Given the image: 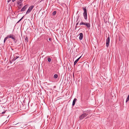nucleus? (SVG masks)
Segmentation results:
<instances>
[{
  "label": "nucleus",
  "mask_w": 129,
  "mask_h": 129,
  "mask_svg": "<svg viewBox=\"0 0 129 129\" xmlns=\"http://www.w3.org/2000/svg\"><path fill=\"white\" fill-rule=\"evenodd\" d=\"M83 9L84 11V12L83 13V15L84 18L86 20H87V15L86 9V8L83 7Z\"/></svg>",
  "instance_id": "obj_1"
},
{
  "label": "nucleus",
  "mask_w": 129,
  "mask_h": 129,
  "mask_svg": "<svg viewBox=\"0 0 129 129\" xmlns=\"http://www.w3.org/2000/svg\"><path fill=\"white\" fill-rule=\"evenodd\" d=\"M79 25H85L87 28H89L90 26V24L89 23L84 22H81Z\"/></svg>",
  "instance_id": "obj_2"
},
{
  "label": "nucleus",
  "mask_w": 129,
  "mask_h": 129,
  "mask_svg": "<svg viewBox=\"0 0 129 129\" xmlns=\"http://www.w3.org/2000/svg\"><path fill=\"white\" fill-rule=\"evenodd\" d=\"M14 36V35L13 34H10L8 35L7 37H6L4 40V43H5V42L6 41L8 38H12Z\"/></svg>",
  "instance_id": "obj_3"
},
{
  "label": "nucleus",
  "mask_w": 129,
  "mask_h": 129,
  "mask_svg": "<svg viewBox=\"0 0 129 129\" xmlns=\"http://www.w3.org/2000/svg\"><path fill=\"white\" fill-rule=\"evenodd\" d=\"M21 1H18L17 2V3L18 5V7L19 9H21L23 5Z\"/></svg>",
  "instance_id": "obj_4"
},
{
  "label": "nucleus",
  "mask_w": 129,
  "mask_h": 129,
  "mask_svg": "<svg viewBox=\"0 0 129 129\" xmlns=\"http://www.w3.org/2000/svg\"><path fill=\"white\" fill-rule=\"evenodd\" d=\"M88 115V114L86 113H83L80 115L79 117L80 120H81L85 117Z\"/></svg>",
  "instance_id": "obj_5"
},
{
  "label": "nucleus",
  "mask_w": 129,
  "mask_h": 129,
  "mask_svg": "<svg viewBox=\"0 0 129 129\" xmlns=\"http://www.w3.org/2000/svg\"><path fill=\"white\" fill-rule=\"evenodd\" d=\"M16 125H17V126L18 127H20L21 128L24 127V124L23 123H18L16 124Z\"/></svg>",
  "instance_id": "obj_6"
},
{
  "label": "nucleus",
  "mask_w": 129,
  "mask_h": 129,
  "mask_svg": "<svg viewBox=\"0 0 129 129\" xmlns=\"http://www.w3.org/2000/svg\"><path fill=\"white\" fill-rule=\"evenodd\" d=\"M34 6H30L28 9L27 12H26V14L29 13L34 8Z\"/></svg>",
  "instance_id": "obj_7"
},
{
  "label": "nucleus",
  "mask_w": 129,
  "mask_h": 129,
  "mask_svg": "<svg viewBox=\"0 0 129 129\" xmlns=\"http://www.w3.org/2000/svg\"><path fill=\"white\" fill-rule=\"evenodd\" d=\"M110 42V38L109 36L107 38L106 40V46L108 47L109 46V43Z\"/></svg>",
  "instance_id": "obj_8"
},
{
  "label": "nucleus",
  "mask_w": 129,
  "mask_h": 129,
  "mask_svg": "<svg viewBox=\"0 0 129 129\" xmlns=\"http://www.w3.org/2000/svg\"><path fill=\"white\" fill-rule=\"evenodd\" d=\"M28 7V5H26L23 7L21 10V12H23L25 11V9L27 8Z\"/></svg>",
  "instance_id": "obj_9"
},
{
  "label": "nucleus",
  "mask_w": 129,
  "mask_h": 129,
  "mask_svg": "<svg viewBox=\"0 0 129 129\" xmlns=\"http://www.w3.org/2000/svg\"><path fill=\"white\" fill-rule=\"evenodd\" d=\"M79 39L80 40H82L83 37V34L82 33H80L79 35Z\"/></svg>",
  "instance_id": "obj_10"
},
{
  "label": "nucleus",
  "mask_w": 129,
  "mask_h": 129,
  "mask_svg": "<svg viewBox=\"0 0 129 129\" xmlns=\"http://www.w3.org/2000/svg\"><path fill=\"white\" fill-rule=\"evenodd\" d=\"M12 39H13V41L15 43H16V42L17 41V40L15 36H14L12 38Z\"/></svg>",
  "instance_id": "obj_11"
},
{
  "label": "nucleus",
  "mask_w": 129,
  "mask_h": 129,
  "mask_svg": "<svg viewBox=\"0 0 129 129\" xmlns=\"http://www.w3.org/2000/svg\"><path fill=\"white\" fill-rule=\"evenodd\" d=\"M77 100V99L76 98H75L73 102V103H72V106H74L75 104L76 101Z\"/></svg>",
  "instance_id": "obj_12"
},
{
  "label": "nucleus",
  "mask_w": 129,
  "mask_h": 129,
  "mask_svg": "<svg viewBox=\"0 0 129 129\" xmlns=\"http://www.w3.org/2000/svg\"><path fill=\"white\" fill-rule=\"evenodd\" d=\"M19 58V56H14V58L13 59V60L14 61L15 60H16L17 58Z\"/></svg>",
  "instance_id": "obj_13"
},
{
  "label": "nucleus",
  "mask_w": 129,
  "mask_h": 129,
  "mask_svg": "<svg viewBox=\"0 0 129 129\" xmlns=\"http://www.w3.org/2000/svg\"><path fill=\"white\" fill-rule=\"evenodd\" d=\"M58 77V75L56 74H55L54 75L53 77L55 79H56Z\"/></svg>",
  "instance_id": "obj_14"
},
{
  "label": "nucleus",
  "mask_w": 129,
  "mask_h": 129,
  "mask_svg": "<svg viewBox=\"0 0 129 129\" xmlns=\"http://www.w3.org/2000/svg\"><path fill=\"white\" fill-rule=\"evenodd\" d=\"M19 55V54L18 53H16L14 55V56H18V55Z\"/></svg>",
  "instance_id": "obj_15"
},
{
  "label": "nucleus",
  "mask_w": 129,
  "mask_h": 129,
  "mask_svg": "<svg viewBox=\"0 0 129 129\" xmlns=\"http://www.w3.org/2000/svg\"><path fill=\"white\" fill-rule=\"evenodd\" d=\"M47 60L49 62H50L51 61V59L49 57H48V58Z\"/></svg>",
  "instance_id": "obj_16"
},
{
  "label": "nucleus",
  "mask_w": 129,
  "mask_h": 129,
  "mask_svg": "<svg viewBox=\"0 0 129 129\" xmlns=\"http://www.w3.org/2000/svg\"><path fill=\"white\" fill-rule=\"evenodd\" d=\"M129 100V95H128V96L127 98L126 99V102H127Z\"/></svg>",
  "instance_id": "obj_17"
},
{
  "label": "nucleus",
  "mask_w": 129,
  "mask_h": 129,
  "mask_svg": "<svg viewBox=\"0 0 129 129\" xmlns=\"http://www.w3.org/2000/svg\"><path fill=\"white\" fill-rule=\"evenodd\" d=\"M78 61V60L77 59L74 62V65H75L77 63Z\"/></svg>",
  "instance_id": "obj_18"
},
{
  "label": "nucleus",
  "mask_w": 129,
  "mask_h": 129,
  "mask_svg": "<svg viewBox=\"0 0 129 129\" xmlns=\"http://www.w3.org/2000/svg\"><path fill=\"white\" fill-rule=\"evenodd\" d=\"M56 14V11H54L52 13V15H55Z\"/></svg>",
  "instance_id": "obj_19"
},
{
  "label": "nucleus",
  "mask_w": 129,
  "mask_h": 129,
  "mask_svg": "<svg viewBox=\"0 0 129 129\" xmlns=\"http://www.w3.org/2000/svg\"><path fill=\"white\" fill-rule=\"evenodd\" d=\"M24 17V16H23V17H22L19 20V21H18V22H17V23H19V22H20L22 20V19Z\"/></svg>",
  "instance_id": "obj_20"
},
{
  "label": "nucleus",
  "mask_w": 129,
  "mask_h": 129,
  "mask_svg": "<svg viewBox=\"0 0 129 129\" xmlns=\"http://www.w3.org/2000/svg\"><path fill=\"white\" fill-rule=\"evenodd\" d=\"M25 40L27 41V42H28V39L27 37H26L25 38Z\"/></svg>",
  "instance_id": "obj_21"
},
{
  "label": "nucleus",
  "mask_w": 129,
  "mask_h": 129,
  "mask_svg": "<svg viewBox=\"0 0 129 129\" xmlns=\"http://www.w3.org/2000/svg\"><path fill=\"white\" fill-rule=\"evenodd\" d=\"M5 112H6V111H4L2 112L1 113V114H3L5 113Z\"/></svg>",
  "instance_id": "obj_22"
},
{
  "label": "nucleus",
  "mask_w": 129,
  "mask_h": 129,
  "mask_svg": "<svg viewBox=\"0 0 129 129\" xmlns=\"http://www.w3.org/2000/svg\"><path fill=\"white\" fill-rule=\"evenodd\" d=\"M79 18V16H78L77 17V20H76V21H78V19Z\"/></svg>",
  "instance_id": "obj_23"
},
{
  "label": "nucleus",
  "mask_w": 129,
  "mask_h": 129,
  "mask_svg": "<svg viewBox=\"0 0 129 129\" xmlns=\"http://www.w3.org/2000/svg\"><path fill=\"white\" fill-rule=\"evenodd\" d=\"M49 40L50 41H51L52 40V38H49Z\"/></svg>",
  "instance_id": "obj_24"
},
{
  "label": "nucleus",
  "mask_w": 129,
  "mask_h": 129,
  "mask_svg": "<svg viewBox=\"0 0 129 129\" xmlns=\"http://www.w3.org/2000/svg\"><path fill=\"white\" fill-rule=\"evenodd\" d=\"M81 56H80V57L79 58H78L77 59V60L78 61L81 58Z\"/></svg>",
  "instance_id": "obj_25"
},
{
  "label": "nucleus",
  "mask_w": 129,
  "mask_h": 129,
  "mask_svg": "<svg viewBox=\"0 0 129 129\" xmlns=\"http://www.w3.org/2000/svg\"><path fill=\"white\" fill-rule=\"evenodd\" d=\"M79 22V21L76 24V27L77 26V25L78 24V23Z\"/></svg>",
  "instance_id": "obj_26"
},
{
  "label": "nucleus",
  "mask_w": 129,
  "mask_h": 129,
  "mask_svg": "<svg viewBox=\"0 0 129 129\" xmlns=\"http://www.w3.org/2000/svg\"><path fill=\"white\" fill-rule=\"evenodd\" d=\"M38 1V4L40 3H41V1Z\"/></svg>",
  "instance_id": "obj_27"
},
{
  "label": "nucleus",
  "mask_w": 129,
  "mask_h": 129,
  "mask_svg": "<svg viewBox=\"0 0 129 129\" xmlns=\"http://www.w3.org/2000/svg\"><path fill=\"white\" fill-rule=\"evenodd\" d=\"M10 1H9V0H8V3H9Z\"/></svg>",
  "instance_id": "obj_28"
},
{
  "label": "nucleus",
  "mask_w": 129,
  "mask_h": 129,
  "mask_svg": "<svg viewBox=\"0 0 129 129\" xmlns=\"http://www.w3.org/2000/svg\"><path fill=\"white\" fill-rule=\"evenodd\" d=\"M15 1H12L13 2H14Z\"/></svg>",
  "instance_id": "obj_29"
}]
</instances>
